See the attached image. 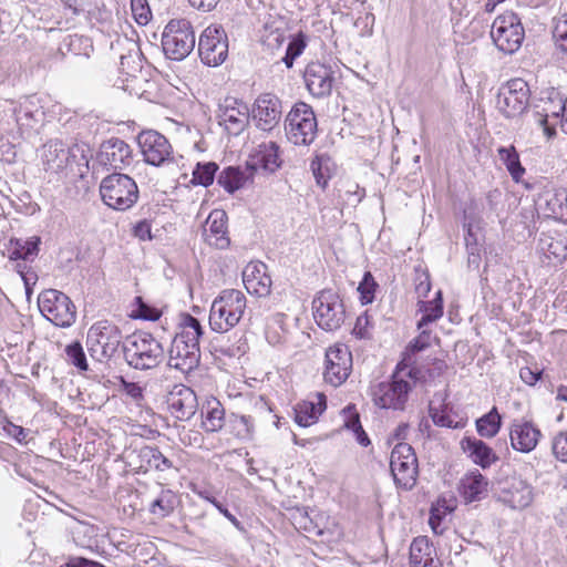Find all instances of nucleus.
<instances>
[{"mask_svg": "<svg viewBox=\"0 0 567 567\" xmlns=\"http://www.w3.org/2000/svg\"><path fill=\"white\" fill-rule=\"evenodd\" d=\"M68 165L76 163L87 166L92 157L90 146L85 143H74L66 145Z\"/></svg>", "mask_w": 567, "mask_h": 567, "instance_id": "obj_49", "label": "nucleus"}, {"mask_svg": "<svg viewBox=\"0 0 567 567\" xmlns=\"http://www.w3.org/2000/svg\"><path fill=\"white\" fill-rule=\"evenodd\" d=\"M182 331L177 333L168 350V367L184 374L193 372L200 362L199 339L204 331L199 320L192 315H184Z\"/></svg>", "mask_w": 567, "mask_h": 567, "instance_id": "obj_1", "label": "nucleus"}, {"mask_svg": "<svg viewBox=\"0 0 567 567\" xmlns=\"http://www.w3.org/2000/svg\"><path fill=\"white\" fill-rule=\"evenodd\" d=\"M246 309L245 295L236 289H225L212 303L209 326L216 332H227L241 319Z\"/></svg>", "mask_w": 567, "mask_h": 567, "instance_id": "obj_4", "label": "nucleus"}, {"mask_svg": "<svg viewBox=\"0 0 567 567\" xmlns=\"http://www.w3.org/2000/svg\"><path fill=\"white\" fill-rule=\"evenodd\" d=\"M96 161L107 169H123L132 161V150L125 141L111 137L100 145Z\"/></svg>", "mask_w": 567, "mask_h": 567, "instance_id": "obj_18", "label": "nucleus"}, {"mask_svg": "<svg viewBox=\"0 0 567 567\" xmlns=\"http://www.w3.org/2000/svg\"><path fill=\"white\" fill-rule=\"evenodd\" d=\"M369 317L367 315L359 316L353 327L352 333L359 339L370 338Z\"/></svg>", "mask_w": 567, "mask_h": 567, "instance_id": "obj_61", "label": "nucleus"}, {"mask_svg": "<svg viewBox=\"0 0 567 567\" xmlns=\"http://www.w3.org/2000/svg\"><path fill=\"white\" fill-rule=\"evenodd\" d=\"M410 567H443L436 548L426 536L415 537L410 545Z\"/></svg>", "mask_w": 567, "mask_h": 567, "instance_id": "obj_26", "label": "nucleus"}, {"mask_svg": "<svg viewBox=\"0 0 567 567\" xmlns=\"http://www.w3.org/2000/svg\"><path fill=\"white\" fill-rule=\"evenodd\" d=\"M300 528L308 533H315L317 535H321L322 530L318 528V526L313 523V520L309 517L307 511H300L299 515L295 517Z\"/></svg>", "mask_w": 567, "mask_h": 567, "instance_id": "obj_60", "label": "nucleus"}, {"mask_svg": "<svg viewBox=\"0 0 567 567\" xmlns=\"http://www.w3.org/2000/svg\"><path fill=\"white\" fill-rule=\"evenodd\" d=\"M429 415L432 419L433 423L441 427L453 429L455 425L453 424V420L450 417L445 411H440L439 408L434 406L432 403L429 405Z\"/></svg>", "mask_w": 567, "mask_h": 567, "instance_id": "obj_58", "label": "nucleus"}, {"mask_svg": "<svg viewBox=\"0 0 567 567\" xmlns=\"http://www.w3.org/2000/svg\"><path fill=\"white\" fill-rule=\"evenodd\" d=\"M246 177L239 167L228 166L224 168L217 176V183L227 193L234 194L244 186Z\"/></svg>", "mask_w": 567, "mask_h": 567, "instance_id": "obj_42", "label": "nucleus"}, {"mask_svg": "<svg viewBox=\"0 0 567 567\" xmlns=\"http://www.w3.org/2000/svg\"><path fill=\"white\" fill-rule=\"evenodd\" d=\"M430 339H431V332L423 330L416 338H414L412 341H410V343L406 347V350L404 352V358L401 361V362H403L404 367L408 368L411 363H413L412 355L425 350L430 346Z\"/></svg>", "mask_w": 567, "mask_h": 567, "instance_id": "obj_46", "label": "nucleus"}, {"mask_svg": "<svg viewBox=\"0 0 567 567\" xmlns=\"http://www.w3.org/2000/svg\"><path fill=\"white\" fill-rule=\"evenodd\" d=\"M281 166L279 146L275 142L262 143L247 163V168L252 173L261 168L267 173H275Z\"/></svg>", "mask_w": 567, "mask_h": 567, "instance_id": "obj_29", "label": "nucleus"}, {"mask_svg": "<svg viewBox=\"0 0 567 567\" xmlns=\"http://www.w3.org/2000/svg\"><path fill=\"white\" fill-rule=\"evenodd\" d=\"M100 194L103 203L110 208L124 212L137 202L138 187L128 175L113 173L102 179Z\"/></svg>", "mask_w": 567, "mask_h": 567, "instance_id": "obj_5", "label": "nucleus"}, {"mask_svg": "<svg viewBox=\"0 0 567 567\" xmlns=\"http://www.w3.org/2000/svg\"><path fill=\"white\" fill-rule=\"evenodd\" d=\"M267 265L261 261H251L243 270V282L250 295L266 297L271 290V278L267 274Z\"/></svg>", "mask_w": 567, "mask_h": 567, "instance_id": "obj_24", "label": "nucleus"}, {"mask_svg": "<svg viewBox=\"0 0 567 567\" xmlns=\"http://www.w3.org/2000/svg\"><path fill=\"white\" fill-rule=\"evenodd\" d=\"M40 244L41 238L38 236L30 237L27 240L13 239V245L20 248L19 250H21L23 255V261H27L39 254Z\"/></svg>", "mask_w": 567, "mask_h": 567, "instance_id": "obj_53", "label": "nucleus"}, {"mask_svg": "<svg viewBox=\"0 0 567 567\" xmlns=\"http://www.w3.org/2000/svg\"><path fill=\"white\" fill-rule=\"evenodd\" d=\"M198 53L204 64L218 66L228 56V38L221 25L207 27L199 37Z\"/></svg>", "mask_w": 567, "mask_h": 567, "instance_id": "obj_14", "label": "nucleus"}, {"mask_svg": "<svg viewBox=\"0 0 567 567\" xmlns=\"http://www.w3.org/2000/svg\"><path fill=\"white\" fill-rule=\"evenodd\" d=\"M414 285L417 298L422 300V298H425L431 290L430 275L426 271L416 270Z\"/></svg>", "mask_w": 567, "mask_h": 567, "instance_id": "obj_57", "label": "nucleus"}, {"mask_svg": "<svg viewBox=\"0 0 567 567\" xmlns=\"http://www.w3.org/2000/svg\"><path fill=\"white\" fill-rule=\"evenodd\" d=\"M352 370V354L348 347L334 344L326 351L324 380L339 386L349 378Z\"/></svg>", "mask_w": 567, "mask_h": 567, "instance_id": "obj_17", "label": "nucleus"}, {"mask_svg": "<svg viewBox=\"0 0 567 567\" xmlns=\"http://www.w3.org/2000/svg\"><path fill=\"white\" fill-rule=\"evenodd\" d=\"M307 47V35L303 32L295 34L286 49L282 62L288 69H291L295 60L302 54Z\"/></svg>", "mask_w": 567, "mask_h": 567, "instance_id": "obj_44", "label": "nucleus"}, {"mask_svg": "<svg viewBox=\"0 0 567 567\" xmlns=\"http://www.w3.org/2000/svg\"><path fill=\"white\" fill-rule=\"evenodd\" d=\"M21 136L30 135L43 117V112L32 96H24L18 102H11L10 109Z\"/></svg>", "mask_w": 567, "mask_h": 567, "instance_id": "obj_20", "label": "nucleus"}, {"mask_svg": "<svg viewBox=\"0 0 567 567\" xmlns=\"http://www.w3.org/2000/svg\"><path fill=\"white\" fill-rule=\"evenodd\" d=\"M120 382L123 392L136 403L144 400V390L138 383L126 381L123 377H121Z\"/></svg>", "mask_w": 567, "mask_h": 567, "instance_id": "obj_59", "label": "nucleus"}, {"mask_svg": "<svg viewBox=\"0 0 567 567\" xmlns=\"http://www.w3.org/2000/svg\"><path fill=\"white\" fill-rule=\"evenodd\" d=\"M45 169L62 171L68 166L66 144L60 140H51L43 146Z\"/></svg>", "mask_w": 567, "mask_h": 567, "instance_id": "obj_34", "label": "nucleus"}, {"mask_svg": "<svg viewBox=\"0 0 567 567\" xmlns=\"http://www.w3.org/2000/svg\"><path fill=\"white\" fill-rule=\"evenodd\" d=\"M131 9L138 24L146 25L148 23L152 13L146 0H131Z\"/></svg>", "mask_w": 567, "mask_h": 567, "instance_id": "obj_55", "label": "nucleus"}, {"mask_svg": "<svg viewBox=\"0 0 567 567\" xmlns=\"http://www.w3.org/2000/svg\"><path fill=\"white\" fill-rule=\"evenodd\" d=\"M491 38L496 48L505 54L518 51L525 38V30L518 14L507 11L498 16L492 24Z\"/></svg>", "mask_w": 567, "mask_h": 567, "instance_id": "obj_9", "label": "nucleus"}, {"mask_svg": "<svg viewBox=\"0 0 567 567\" xmlns=\"http://www.w3.org/2000/svg\"><path fill=\"white\" fill-rule=\"evenodd\" d=\"M162 48L167 58L182 61L195 48V32L186 19L171 20L162 34Z\"/></svg>", "mask_w": 567, "mask_h": 567, "instance_id": "obj_7", "label": "nucleus"}, {"mask_svg": "<svg viewBox=\"0 0 567 567\" xmlns=\"http://www.w3.org/2000/svg\"><path fill=\"white\" fill-rule=\"evenodd\" d=\"M207 499L237 529L244 530L241 523L215 497H207Z\"/></svg>", "mask_w": 567, "mask_h": 567, "instance_id": "obj_63", "label": "nucleus"}, {"mask_svg": "<svg viewBox=\"0 0 567 567\" xmlns=\"http://www.w3.org/2000/svg\"><path fill=\"white\" fill-rule=\"evenodd\" d=\"M137 143L147 164L161 166L165 163H175L172 145L161 133L153 130L143 131L137 135Z\"/></svg>", "mask_w": 567, "mask_h": 567, "instance_id": "obj_16", "label": "nucleus"}, {"mask_svg": "<svg viewBox=\"0 0 567 567\" xmlns=\"http://www.w3.org/2000/svg\"><path fill=\"white\" fill-rule=\"evenodd\" d=\"M133 234L141 240H152L151 223L147 219L140 220L133 227Z\"/></svg>", "mask_w": 567, "mask_h": 567, "instance_id": "obj_62", "label": "nucleus"}, {"mask_svg": "<svg viewBox=\"0 0 567 567\" xmlns=\"http://www.w3.org/2000/svg\"><path fill=\"white\" fill-rule=\"evenodd\" d=\"M122 344V331L107 321L95 322L87 331L86 348L92 359L103 363L110 361Z\"/></svg>", "mask_w": 567, "mask_h": 567, "instance_id": "obj_6", "label": "nucleus"}, {"mask_svg": "<svg viewBox=\"0 0 567 567\" xmlns=\"http://www.w3.org/2000/svg\"><path fill=\"white\" fill-rule=\"evenodd\" d=\"M377 288L378 284L374 280L372 274L370 271L364 272L363 278L358 286L360 301L362 305H369L373 302Z\"/></svg>", "mask_w": 567, "mask_h": 567, "instance_id": "obj_51", "label": "nucleus"}, {"mask_svg": "<svg viewBox=\"0 0 567 567\" xmlns=\"http://www.w3.org/2000/svg\"><path fill=\"white\" fill-rule=\"evenodd\" d=\"M73 14H80L90 10V0H61Z\"/></svg>", "mask_w": 567, "mask_h": 567, "instance_id": "obj_64", "label": "nucleus"}, {"mask_svg": "<svg viewBox=\"0 0 567 567\" xmlns=\"http://www.w3.org/2000/svg\"><path fill=\"white\" fill-rule=\"evenodd\" d=\"M318 403L313 402H302L297 404L295 408V421L300 426H309L313 424L318 417L326 410V396L323 394H318Z\"/></svg>", "mask_w": 567, "mask_h": 567, "instance_id": "obj_35", "label": "nucleus"}, {"mask_svg": "<svg viewBox=\"0 0 567 567\" xmlns=\"http://www.w3.org/2000/svg\"><path fill=\"white\" fill-rule=\"evenodd\" d=\"M405 369L406 367L403 365V362L398 363L389 381H383L372 386V399L377 406L395 411H403L405 409L409 393L412 390V384L405 380V377L415 379L417 373L415 368H411L408 371Z\"/></svg>", "mask_w": 567, "mask_h": 567, "instance_id": "obj_3", "label": "nucleus"}, {"mask_svg": "<svg viewBox=\"0 0 567 567\" xmlns=\"http://www.w3.org/2000/svg\"><path fill=\"white\" fill-rule=\"evenodd\" d=\"M281 117V101L271 93H265L257 97L254 104V120L257 127L269 132L276 127Z\"/></svg>", "mask_w": 567, "mask_h": 567, "instance_id": "obj_23", "label": "nucleus"}, {"mask_svg": "<svg viewBox=\"0 0 567 567\" xmlns=\"http://www.w3.org/2000/svg\"><path fill=\"white\" fill-rule=\"evenodd\" d=\"M312 311L316 323L324 331L338 330L346 320L343 301L331 289H324L315 297Z\"/></svg>", "mask_w": 567, "mask_h": 567, "instance_id": "obj_11", "label": "nucleus"}, {"mask_svg": "<svg viewBox=\"0 0 567 567\" xmlns=\"http://www.w3.org/2000/svg\"><path fill=\"white\" fill-rule=\"evenodd\" d=\"M328 162L329 157L317 155L310 164L317 185L323 189L327 187L330 179Z\"/></svg>", "mask_w": 567, "mask_h": 567, "instance_id": "obj_47", "label": "nucleus"}, {"mask_svg": "<svg viewBox=\"0 0 567 567\" xmlns=\"http://www.w3.org/2000/svg\"><path fill=\"white\" fill-rule=\"evenodd\" d=\"M218 124L233 136L240 135L249 124V107L235 96H226L218 104Z\"/></svg>", "mask_w": 567, "mask_h": 567, "instance_id": "obj_15", "label": "nucleus"}, {"mask_svg": "<svg viewBox=\"0 0 567 567\" xmlns=\"http://www.w3.org/2000/svg\"><path fill=\"white\" fill-rule=\"evenodd\" d=\"M135 305L136 310L134 311V318L150 321H156L159 319L161 311L157 308L146 303L142 297L135 298Z\"/></svg>", "mask_w": 567, "mask_h": 567, "instance_id": "obj_52", "label": "nucleus"}, {"mask_svg": "<svg viewBox=\"0 0 567 567\" xmlns=\"http://www.w3.org/2000/svg\"><path fill=\"white\" fill-rule=\"evenodd\" d=\"M166 404L169 413L179 421L189 420L198 408L196 393L184 384L173 386L166 395Z\"/></svg>", "mask_w": 567, "mask_h": 567, "instance_id": "obj_19", "label": "nucleus"}, {"mask_svg": "<svg viewBox=\"0 0 567 567\" xmlns=\"http://www.w3.org/2000/svg\"><path fill=\"white\" fill-rule=\"evenodd\" d=\"M544 262L548 265L561 264L567 258V245L559 239L542 240Z\"/></svg>", "mask_w": 567, "mask_h": 567, "instance_id": "obj_41", "label": "nucleus"}, {"mask_svg": "<svg viewBox=\"0 0 567 567\" xmlns=\"http://www.w3.org/2000/svg\"><path fill=\"white\" fill-rule=\"evenodd\" d=\"M200 413L203 417V429L206 432H218L225 425V410L217 399L212 398L207 400Z\"/></svg>", "mask_w": 567, "mask_h": 567, "instance_id": "obj_33", "label": "nucleus"}, {"mask_svg": "<svg viewBox=\"0 0 567 567\" xmlns=\"http://www.w3.org/2000/svg\"><path fill=\"white\" fill-rule=\"evenodd\" d=\"M502 498L512 508L523 509L533 502V487L519 477H512L502 489Z\"/></svg>", "mask_w": 567, "mask_h": 567, "instance_id": "obj_27", "label": "nucleus"}, {"mask_svg": "<svg viewBox=\"0 0 567 567\" xmlns=\"http://www.w3.org/2000/svg\"><path fill=\"white\" fill-rule=\"evenodd\" d=\"M38 305L41 313L54 326L71 327L76 319V308L72 300L63 292L47 289L39 295Z\"/></svg>", "mask_w": 567, "mask_h": 567, "instance_id": "obj_10", "label": "nucleus"}, {"mask_svg": "<svg viewBox=\"0 0 567 567\" xmlns=\"http://www.w3.org/2000/svg\"><path fill=\"white\" fill-rule=\"evenodd\" d=\"M63 45L69 52H72L75 55L83 54L86 58H89L90 52L93 51L90 39L79 34H72L65 38Z\"/></svg>", "mask_w": 567, "mask_h": 567, "instance_id": "obj_48", "label": "nucleus"}, {"mask_svg": "<svg viewBox=\"0 0 567 567\" xmlns=\"http://www.w3.org/2000/svg\"><path fill=\"white\" fill-rule=\"evenodd\" d=\"M122 351L127 365L140 371L157 368L165 358L163 344L145 331L134 332L123 344Z\"/></svg>", "mask_w": 567, "mask_h": 567, "instance_id": "obj_2", "label": "nucleus"}, {"mask_svg": "<svg viewBox=\"0 0 567 567\" xmlns=\"http://www.w3.org/2000/svg\"><path fill=\"white\" fill-rule=\"evenodd\" d=\"M342 413L344 415V427L354 434L357 442L361 446H368L371 442L368 434L362 427L360 415L357 412L355 405H347L342 410Z\"/></svg>", "mask_w": 567, "mask_h": 567, "instance_id": "obj_38", "label": "nucleus"}, {"mask_svg": "<svg viewBox=\"0 0 567 567\" xmlns=\"http://www.w3.org/2000/svg\"><path fill=\"white\" fill-rule=\"evenodd\" d=\"M68 361L81 371H86L89 364L82 344L74 341L65 347Z\"/></svg>", "mask_w": 567, "mask_h": 567, "instance_id": "obj_50", "label": "nucleus"}, {"mask_svg": "<svg viewBox=\"0 0 567 567\" xmlns=\"http://www.w3.org/2000/svg\"><path fill=\"white\" fill-rule=\"evenodd\" d=\"M501 426L502 416L499 415L496 406L476 420V431L482 437H494L499 432Z\"/></svg>", "mask_w": 567, "mask_h": 567, "instance_id": "obj_40", "label": "nucleus"}, {"mask_svg": "<svg viewBox=\"0 0 567 567\" xmlns=\"http://www.w3.org/2000/svg\"><path fill=\"white\" fill-rule=\"evenodd\" d=\"M499 161L506 167L512 179L519 183L526 173L525 167L520 163L519 153L514 145L499 146L497 148Z\"/></svg>", "mask_w": 567, "mask_h": 567, "instance_id": "obj_36", "label": "nucleus"}, {"mask_svg": "<svg viewBox=\"0 0 567 567\" xmlns=\"http://www.w3.org/2000/svg\"><path fill=\"white\" fill-rule=\"evenodd\" d=\"M487 478L478 470H473L461 480V496L466 503L481 501L487 495Z\"/></svg>", "mask_w": 567, "mask_h": 567, "instance_id": "obj_31", "label": "nucleus"}, {"mask_svg": "<svg viewBox=\"0 0 567 567\" xmlns=\"http://www.w3.org/2000/svg\"><path fill=\"white\" fill-rule=\"evenodd\" d=\"M530 90L528 83L515 78L503 83L496 95V107L507 118L523 114L529 103Z\"/></svg>", "mask_w": 567, "mask_h": 567, "instance_id": "obj_12", "label": "nucleus"}, {"mask_svg": "<svg viewBox=\"0 0 567 567\" xmlns=\"http://www.w3.org/2000/svg\"><path fill=\"white\" fill-rule=\"evenodd\" d=\"M228 424L234 434L239 439L250 437L254 432V423L249 415L231 413L228 416Z\"/></svg>", "mask_w": 567, "mask_h": 567, "instance_id": "obj_45", "label": "nucleus"}, {"mask_svg": "<svg viewBox=\"0 0 567 567\" xmlns=\"http://www.w3.org/2000/svg\"><path fill=\"white\" fill-rule=\"evenodd\" d=\"M460 444L471 461L483 470L491 467L498 461L494 450L480 439L465 436Z\"/></svg>", "mask_w": 567, "mask_h": 567, "instance_id": "obj_28", "label": "nucleus"}, {"mask_svg": "<svg viewBox=\"0 0 567 567\" xmlns=\"http://www.w3.org/2000/svg\"><path fill=\"white\" fill-rule=\"evenodd\" d=\"M390 470L398 486L409 491L416 484L419 474L414 449L404 442L398 443L391 452Z\"/></svg>", "mask_w": 567, "mask_h": 567, "instance_id": "obj_13", "label": "nucleus"}, {"mask_svg": "<svg viewBox=\"0 0 567 567\" xmlns=\"http://www.w3.org/2000/svg\"><path fill=\"white\" fill-rule=\"evenodd\" d=\"M177 503V495L167 488H162L158 496L151 503L150 513L157 517H166L172 514Z\"/></svg>", "mask_w": 567, "mask_h": 567, "instance_id": "obj_39", "label": "nucleus"}, {"mask_svg": "<svg viewBox=\"0 0 567 567\" xmlns=\"http://www.w3.org/2000/svg\"><path fill=\"white\" fill-rule=\"evenodd\" d=\"M303 80L309 93L317 99H322L331 94L334 72L329 65L311 62L306 66Z\"/></svg>", "mask_w": 567, "mask_h": 567, "instance_id": "obj_21", "label": "nucleus"}, {"mask_svg": "<svg viewBox=\"0 0 567 567\" xmlns=\"http://www.w3.org/2000/svg\"><path fill=\"white\" fill-rule=\"evenodd\" d=\"M542 436L538 427L526 420H515L511 425V445L515 451L522 453L532 452Z\"/></svg>", "mask_w": 567, "mask_h": 567, "instance_id": "obj_25", "label": "nucleus"}, {"mask_svg": "<svg viewBox=\"0 0 567 567\" xmlns=\"http://www.w3.org/2000/svg\"><path fill=\"white\" fill-rule=\"evenodd\" d=\"M561 111L557 106V94L545 101L540 107L534 112L535 122L543 128L544 134L551 138L556 135V125L560 124Z\"/></svg>", "mask_w": 567, "mask_h": 567, "instance_id": "obj_32", "label": "nucleus"}, {"mask_svg": "<svg viewBox=\"0 0 567 567\" xmlns=\"http://www.w3.org/2000/svg\"><path fill=\"white\" fill-rule=\"evenodd\" d=\"M205 240L218 249H225L230 240L227 237V214L224 210H213L206 220Z\"/></svg>", "mask_w": 567, "mask_h": 567, "instance_id": "obj_30", "label": "nucleus"}, {"mask_svg": "<svg viewBox=\"0 0 567 567\" xmlns=\"http://www.w3.org/2000/svg\"><path fill=\"white\" fill-rule=\"evenodd\" d=\"M138 466L137 474H146L151 471L166 472L169 470L178 471L174 454L163 453L156 445H143L135 451Z\"/></svg>", "mask_w": 567, "mask_h": 567, "instance_id": "obj_22", "label": "nucleus"}, {"mask_svg": "<svg viewBox=\"0 0 567 567\" xmlns=\"http://www.w3.org/2000/svg\"><path fill=\"white\" fill-rule=\"evenodd\" d=\"M551 450L555 457L567 462V430L557 433L551 441Z\"/></svg>", "mask_w": 567, "mask_h": 567, "instance_id": "obj_56", "label": "nucleus"}, {"mask_svg": "<svg viewBox=\"0 0 567 567\" xmlns=\"http://www.w3.org/2000/svg\"><path fill=\"white\" fill-rule=\"evenodd\" d=\"M553 37L557 45L567 52V13L555 20Z\"/></svg>", "mask_w": 567, "mask_h": 567, "instance_id": "obj_54", "label": "nucleus"}, {"mask_svg": "<svg viewBox=\"0 0 567 567\" xmlns=\"http://www.w3.org/2000/svg\"><path fill=\"white\" fill-rule=\"evenodd\" d=\"M419 311L423 312L422 318L417 321V329L439 320L443 316V296L439 290L435 297L430 301L419 300Z\"/></svg>", "mask_w": 567, "mask_h": 567, "instance_id": "obj_37", "label": "nucleus"}, {"mask_svg": "<svg viewBox=\"0 0 567 567\" xmlns=\"http://www.w3.org/2000/svg\"><path fill=\"white\" fill-rule=\"evenodd\" d=\"M286 135L295 145H310L318 132L316 114L305 102L296 103L286 117Z\"/></svg>", "mask_w": 567, "mask_h": 567, "instance_id": "obj_8", "label": "nucleus"}, {"mask_svg": "<svg viewBox=\"0 0 567 567\" xmlns=\"http://www.w3.org/2000/svg\"><path fill=\"white\" fill-rule=\"evenodd\" d=\"M217 169L218 165L214 162L197 163L193 171L192 183L208 187L213 184Z\"/></svg>", "mask_w": 567, "mask_h": 567, "instance_id": "obj_43", "label": "nucleus"}]
</instances>
